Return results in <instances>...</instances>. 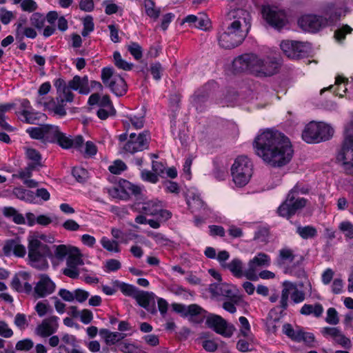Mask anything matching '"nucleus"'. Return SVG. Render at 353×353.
<instances>
[{"instance_id":"1","label":"nucleus","mask_w":353,"mask_h":353,"mask_svg":"<svg viewBox=\"0 0 353 353\" xmlns=\"http://www.w3.org/2000/svg\"><path fill=\"white\" fill-rule=\"evenodd\" d=\"M256 154L268 165L283 167L292 160V145L284 134L273 130H265L258 134L254 141Z\"/></svg>"},{"instance_id":"2","label":"nucleus","mask_w":353,"mask_h":353,"mask_svg":"<svg viewBox=\"0 0 353 353\" xmlns=\"http://www.w3.org/2000/svg\"><path fill=\"white\" fill-rule=\"evenodd\" d=\"M280 64L276 58L255 53H245L235 58L233 69L238 72H248L257 77H268L279 72Z\"/></svg>"},{"instance_id":"3","label":"nucleus","mask_w":353,"mask_h":353,"mask_svg":"<svg viewBox=\"0 0 353 353\" xmlns=\"http://www.w3.org/2000/svg\"><path fill=\"white\" fill-rule=\"evenodd\" d=\"M28 259L29 264L39 270L48 269L49 265L46 259L51 256L50 247L45 243L50 242L43 233L35 232L28 236Z\"/></svg>"},{"instance_id":"4","label":"nucleus","mask_w":353,"mask_h":353,"mask_svg":"<svg viewBox=\"0 0 353 353\" xmlns=\"http://www.w3.org/2000/svg\"><path fill=\"white\" fill-rule=\"evenodd\" d=\"M306 192L307 191L304 189L299 188L297 185L294 186L288 194L285 200L278 208V214L289 219L303 209L306 205L307 201L300 197L299 194H305Z\"/></svg>"},{"instance_id":"5","label":"nucleus","mask_w":353,"mask_h":353,"mask_svg":"<svg viewBox=\"0 0 353 353\" xmlns=\"http://www.w3.org/2000/svg\"><path fill=\"white\" fill-rule=\"evenodd\" d=\"M334 134L333 128L323 122H310L302 132V138L307 143H319L330 139Z\"/></svg>"},{"instance_id":"6","label":"nucleus","mask_w":353,"mask_h":353,"mask_svg":"<svg viewBox=\"0 0 353 353\" xmlns=\"http://www.w3.org/2000/svg\"><path fill=\"white\" fill-rule=\"evenodd\" d=\"M246 37L242 29L222 23L221 29L217 34L219 46L224 49H233L242 43Z\"/></svg>"},{"instance_id":"7","label":"nucleus","mask_w":353,"mask_h":353,"mask_svg":"<svg viewBox=\"0 0 353 353\" xmlns=\"http://www.w3.org/2000/svg\"><path fill=\"white\" fill-rule=\"evenodd\" d=\"M253 165L245 156H239L231 167V174L234 183L242 187L245 185L252 175Z\"/></svg>"},{"instance_id":"8","label":"nucleus","mask_w":353,"mask_h":353,"mask_svg":"<svg viewBox=\"0 0 353 353\" xmlns=\"http://www.w3.org/2000/svg\"><path fill=\"white\" fill-rule=\"evenodd\" d=\"M337 161L347 174H353V125L345 130V139L337 155Z\"/></svg>"},{"instance_id":"9","label":"nucleus","mask_w":353,"mask_h":353,"mask_svg":"<svg viewBox=\"0 0 353 353\" xmlns=\"http://www.w3.org/2000/svg\"><path fill=\"white\" fill-rule=\"evenodd\" d=\"M326 15H329V19L314 14H307L303 16L299 20L300 27L305 31L316 32L320 29L326 27L339 19V15L335 13H329L327 12Z\"/></svg>"},{"instance_id":"10","label":"nucleus","mask_w":353,"mask_h":353,"mask_svg":"<svg viewBox=\"0 0 353 353\" xmlns=\"http://www.w3.org/2000/svg\"><path fill=\"white\" fill-rule=\"evenodd\" d=\"M101 80L103 84L117 96H122L127 91V84L119 74H114L112 68H104L101 70Z\"/></svg>"},{"instance_id":"11","label":"nucleus","mask_w":353,"mask_h":353,"mask_svg":"<svg viewBox=\"0 0 353 353\" xmlns=\"http://www.w3.org/2000/svg\"><path fill=\"white\" fill-rule=\"evenodd\" d=\"M250 14L245 10L232 8L225 13L223 23L239 29L246 27L248 30L250 27Z\"/></svg>"},{"instance_id":"12","label":"nucleus","mask_w":353,"mask_h":353,"mask_svg":"<svg viewBox=\"0 0 353 353\" xmlns=\"http://www.w3.org/2000/svg\"><path fill=\"white\" fill-rule=\"evenodd\" d=\"M150 133L148 131H143L137 134L130 133L126 143L123 148L125 152L131 154L143 151L148 148Z\"/></svg>"},{"instance_id":"13","label":"nucleus","mask_w":353,"mask_h":353,"mask_svg":"<svg viewBox=\"0 0 353 353\" xmlns=\"http://www.w3.org/2000/svg\"><path fill=\"white\" fill-rule=\"evenodd\" d=\"M262 14L267 23L276 29L282 28L287 23L285 12L276 7L263 6Z\"/></svg>"},{"instance_id":"14","label":"nucleus","mask_w":353,"mask_h":353,"mask_svg":"<svg viewBox=\"0 0 353 353\" xmlns=\"http://www.w3.org/2000/svg\"><path fill=\"white\" fill-rule=\"evenodd\" d=\"M283 52L290 59H298L307 53L310 48L308 43L296 41H283L280 44Z\"/></svg>"},{"instance_id":"15","label":"nucleus","mask_w":353,"mask_h":353,"mask_svg":"<svg viewBox=\"0 0 353 353\" xmlns=\"http://www.w3.org/2000/svg\"><path fill=\"white\" fill-rule=\"evenodd\" d=\"M206 324L217 334L225 337H230L235 330L233 325L228 323L222 317L215 314L208 316Z\"/></svg>"},{"instance_id":"16","label":"nucleus","mask_w":353,"mask_h":353,"mask_svg":"<svg viewBox=\"0 0 353 353\" xmlns=\"http://www.w3.org/2000/svg\"><path fill=\"white\" fill-rule=\"evenodd\" d=\"M83 264L82 254L77 248V252H73L69 257H67L66 267L63 269V274L70 279H78L80 274L78 267Z\"/></svg>"},{"instance_id":"17","label":"nucleus","mask_w":353,"mask_h":353,"mask_svg":"<svg viewBox=\"0 0 353 353\" xmlns=\"http://www.w3.org/2000/svg\"><path fill=\"white\" fill-rule=\"evenodd\" d=\"M270 259L264 253H259L248 263V268L245 270V277L249 280L256 281L258 279L256 272L259 268L268 266Z\"/></svg>"},{"instance_id":"18","label":"nucleus","mask_w":353,"mask_h":353,"mask_svg":"<svg viewBox=\"0 0 353 353\" xmlns=\"http://www.w3.org/2000/svg\"><path fill=\"white\" fill-rule=\"evenodd\" d=\"M108 193L114 199H127L130 193L138 194L140 193V188L130 183L128 181H123L122 185L114 186L107 189Z\"/></svg>"},{"instance_id":"19","label":"nucleus","mask_w":353,"mask_h":353,"mask_svg":"<svg viewBox=\"0 0 353 353\" xmlns=\"http://www.w3.org/2000/svg\"><path fill=\"white\" fill-rule=\"evenodd\" d=\"M321 332L325 337L332 339L336 343L344 348L350 349L352 347L351 340L336 327H323Z\"/></svg>"},{"instance_id":"20","label":"nucleus","mask_w":353,"mask_h":353,"mask_svg":"<svg viewBox=\"0 0 353 353\" xmlns=\"http://www.w3.org/2000/svg\"><path fill=\"white\" fill-rule=\"evenodd\" d=\"M39 280L36 283L34 289V294L38 298L45 297L51 294L55 290V283L47 274H40Z\"/></svg>"},{"instance_id":"21","label":"nucleus","mask_w":353,"mask_h":353,"mask_svg":"<svg viewBox=\"0 0 353 353\" xmlns=\"http://www.w3.org/2000/svg\"><path fill=\"white\" fill-rule=\"evenodd\" d=\"M59 318L51 316L42 321L35 329V334L41 337H48L57 332L59 327Z\"/></svg>"},{"instance_id":"22","label":"nucleus","mask_w":353,"mask_h":353,"mask_svg":"<svg viewBox=\"0 0 353 353\" xmlns=\"http://www.w3.org/2000/svg\"><path fill=\"white\" fill-rule=\"evenodd\" d=\"M3 251L6 255H10L12 253L15 256L19 258H23L27 253L26 248L21 243L19 237L7 240L5 242Z\"/></svg>"},{"instance_id":"23","label":"nucleus","mask_w":353,"mask_h":353,"mask_svg":"<svg viewBox=\"0 0 353 353\" xmlns=\"http://www.w3.org/2000/svg\"><path fill=\"white\" fill-rule=\"evenodd\" d=\"M54 85L58 94L57 100H60L62 103L72 102L73 101L74 94L71 92L72 89L63 79H57L54 81Z\"/></svg>"},{"instance_id":"24","label":"nucleus","mask_w":353,"mask_h":353,"mask_svg":"<svg viewBox=\"0 0 353 353\" xmlns=\"http://www.w3.org/2000/svg\"><path fill=\"white\" fill-rule=\"evenodd\" d=\"M77 247L70 245H54L52 246L53 252H51V256L48 257L52 261L57 260L58 261H63L66 256L69 257L73 252H77Z\"/></svg>"},{"instance_id":"25","label":"nucleus","mask_w":353,"mask_h":353,"mask_svg":"<svg viewBox=\"0 0 353 353\" xmlns=\"http://www.w3.org/2000/svg\"><path fill=\"white\" fill-rule=\"evenodd\" d=\"M56 126L43 125L39 127L28 128L26 132L31 138L34 139H50L52 132H55Z\"/></svg>"},{"instance_id":"26","label":"nucleus","mask_w":353,"mask_h":353,"mask_svg":"<svg viewBox=\"0 0 353 353\" xmlns=\"http://www.w3.org/2000/svg\"><path fill=\"white\" fill-rule=\"evenodd\" d=\"M72 90H79L82 94H88L90 92L88 85V78L87 76L81 77L78 75L74 76L67 84Z\"/></svg>"},{"instance_id":"27","label":"nucleus","mask_w":353,"mask_h":353,"mask_svg":"<svg viewBox=\"0 0 353 353\" xmlns=\"http://www.w3.org/2000/svg\"><path fill=\"white\" fill-rule=\"evenodd\" d=\"M137 303L142 307L148 311L154 313L155 311H152L150 308V305L152 302L154 303V294L152 292H145L138 290L134 296Z\"/></svg>"},{"instance_id":"28","label":"nucleus","mask_w":353,"mask_h":353,"mask_svg":"<svg viewBox=\"0 0 353 353\" xmlns=\"http://www.w3.org/2000/svg\"><path fill=\"white\" fill-rule=\"evenodd\" d=\"M24 149L26 158L28 161V165L37 170H39L43 166L42 157L39 151L31 148H25Z\"/></svg>"},{"instance_id":"29","label":"nucleus","mask_w":353,"mask_h":353,"mask_svg":"<svg viewBox=\"0 0 353 353\" xmlns=\"http://www.w3.org/2000/svg\"><path fill=\"white\" fill-rule=\"evenodd\" d=\"M186 201L192 212H199L205 208V203L200 196L192 191L188 190L186 195Z\"/></svg>"},{"instance_id":"30","label":"nucleus","mask_w":353,"mask_h":353,"mask_svg":"<svg viewBox=\"0 0 353 353\" xmlns=\"http://www.w3.org/2000/svg\"><path fill=\"white\" fill-rule=\"evenodd\" d=\"M99 334L104 339L108 345H114L126 336L125 334L118 332H111L107 329H101L99 330Z\"/></svg>"},{"instance_id":"31","label":"nucleus","mask_w":353,"mask_h":353,"mask_svg":"<svg viewBox=\"0 0 353 353\" xmlns=\"http://www.w3.org/2000/svg\"><path fill=\"white\" fill-rule=\"evenodd\" d=\"M292 282L285 281L282 283V290L279 301V308L281 312L288 307L289 298L290 297Z\"/></svg>"},{"instance_id":"32","label":"nucleus","mask_w":353,"mask_h":353,"mask_svg":"<svg viewBox=\"0 0 353 353\" xmlns=\"http://www.w3.org/2000/svg\"><path fill=\"white\" fill-rule=\"evenodd\" d=\"M210 291L216 296H223L226 297L233 296L230 285L225 283H222L221 281L211 284L210 285Z\"/></svg>"},{"instance_id":"33","label":"nucleus","mask_w":353,"mask_h":353,"mask_svg":"<svg viewBox=\"0 0 353 353\" xmlns=\"http://www.w3.org/2000/svg\"><path fill=\"white\" fill-rule=\"evenodd\" d=\"M225 268L229 270L237 278L245 277V270H243V263L239 259H232L230 263H228Z\"/></svg>"},{"instance_id":"34","label":"nucleus","mask_w":353,"mask_h":353,"mask_svg":"<svg viewBox=\"0 0 353 353\" xmlns=\"http://www.w3.org/2000/svg\"><path fill=\"white\" fill-rule=\"evenodd\" d=\"M55 132H52L51 138L56 141L58 144L64 149L72 148V139L61 132L59 128L56 126Z\"/></svg>"},{"instance_id":"35","label":"nucleus","mask_w":353,"mask_h":353,"mask_svg":"<svg viewBox=\"0 0 353 353\" xmlns=\"http://www.w3.org/2000/svg\"><path fill=\"white\" fill-rule=\"evenodd\" d=\"M323 312V307L321 304L317 303L314 305L304 304L300 310L302 315L308 316L313 314L315 317L321 316Z\"/></svg>"},{"instance_id":"36","label":"nucleus","mask_w":353,"mask_h":353,"mask_svg":"<svg viewBox=\"0 0 353 353\" xmlns=\"http://www.w3.org/2000/svg\"><path fill=\"white\" fill-rule=\"evenodd\" d=\"M123 123L126 131H128L130 125L135 129H141L144 125V117L143 116L137 117L135 115H130L126 117L125 119L123 120Z\"/></svg>"},{"instance_id":"37","label":"nucleus","mask_w":353,"mask_h":353,"mask_svg":"<svg viewBox=\"0 0 353 353\" xmlns=\"http://www.w3.org/2000/svg\"><path fill=\"white\" fill-rule=\"evenodd\" d=\"M301 330L299 327H296L294 329L290 323H285L282 326L283 333L291 340L297 343H300Z\"/></svg>"},{"instance_id":"38","label":"nucleus","mask_w":353,"mask_h":353,"mask_svg":"<svg viewBox=\"0 0 353 353\" xmlns=\"http://www.w3.org/2000/svg\"><path fill=\"white\" fill-rule=\"evenodd\" d=\"M159 207H162L161 202L159 201H150L144 203L140 209V212L147 215H157L159 211Z\"/></svg>"},{"instance_id":"39","label":"nucleus","mask_w":353,"mask_h":353,"mask_svg":"<svg viewBox=\"0 0 353 353\" xmlns=\"http://www.w3.org/2000/svg\"><path fill=\"white\" fill-rule=\"evenodd\" d=\"M143 6L146 14L152 19L157 20L161 13L159 8H157L155 3L152 0H144Z\"/></svg>"},{"instance_id":"40","label":"nucleus","mask_w":353,"mask_h":353,"mask_svg":"<svg viewBox=\"0 0 353 353\" xmlns=\"http://www.w3.org/2000/svg\"><path fill=\"white\" fill-rule=\"evenodd\" d=\"M296 233L303 239H312L317 235L316 229L312 225L298 226Z\"/></svg>"},{"instance_id":"41","label":"nucleus","mask_w":353,"mask_h":353,"mask_svg":"<svg viewBox=\"0 0 353 353\" xmlns=\"http://www.w3.org/2000/svg\"><path fill=\"white\" fill-rule=\"evenodd\" d=\"M100 242L102 247L109 252L114 253L121 252L119 242L116 240H110L105 236H103Z\"/></svg>"},{"instance_id":"42","label":"nucleus","mask_w":353,"mask_h":353,"mask_svg":"<svg viewBox=\"0 0 353 353\" xmlns=\"http://www.w3.org/2000/svg\"><path fill=\"white\" fill-rule=\"evenodd\" d=\"M115 284L116 286L118 287V289L121 290V292L125 295L128 296H131L134 298V295L136 294L137 290H139L135 286L121 282L118 280V282H116Z\"/></svg>"},{"instance_id":"43","label":"nucleus","mask_w":353,"mask_h":353,"mask_svg":"<svg viewBox=\"0 0 353 353\" xmlns=\"http://www.w3.org/2000/svg\"><path fill=\"white\" fill-rule=\"evenodd\" d=\"M290 298L293 303H302L305 299V293L298 289L296 284L292 283Z\"/></svg>"},{"instance_id":"44","label":"nucleus","mask_w":353,"mask_h":353,"mask_svg":"<svg viewBox=\"0 0 353 353\" xmlns=\"http://www.w3.org/2000/svg\"><path fill=\"white\" fill-rule=\"evenodd\" d=\"M113 57L114 60V64L117 68L126 71L130 70L132 68L133 64L123 60L119 52H114Z\"/></svg>"},{"instance_id":"45","label":"nucleus","mask_w":353,"mask_h":353,"mask_svg":"<svg viewBox=\"0 0 353 353\" xmlns=\"http://www.w3.org/2000/svg\"><path fill=\"white\" fill-rule=\"evenodd\" d=\"M13 3H21V8L25 12H32L37 9V4L34 0H13Z\"/></svg>"},{"instance_id":"46","label":"nucleus","mask_w":353,"mask_h":353,"mask_svg":"<svg viewBox=\"0 0 353 353\" xmlns=\"http://www.w3.org/2000/svg\"><path fill=\"white\" fill-rule=\"evenodd\" d=\"M13 193L18 199L26 201H31L34 197L33 192L21 188H14Z\"/></svg>"},{"instance_id":"47","label":"nucleus","mask_w":353,"mask_h":353,"mask_svg":"<svg viewBox=\"0 0 353 353\" xmlns=\"http://www.w3.org/2000/svg\"><path fill=\"white\" fill-rule=\"evenodd\" d=\"M48 110L51 111L54 114L59 115L60 117H63L66 114L64 104L63 103L61 102L60 100H58V103H56L54 99H52L51 103H50V107L48 108Z\"/></svg>"},{"instance_id":"48","label":"nucleus","mask_w":353,"mask_h":353,"mask_svg":"<svg viewBox=\"0 0 353 353\" xmlns=\"http://www.w3.org/2000/svg\"><path fill=\"white\" fill-rule=\"evenodd\" d=\"M128 52L133 56L136 60H139L143 56V50L141 46L136 42H130L127 46Z\"/></svg>"},{"instance_id":"49","label":"nucleus","mask_w":353,"mask_h":353,"mask_svg":"<svg viewBox=\"0 0 353 353\" xmlns=\"http://www.w3.org/2000/svg\"><path fill=\"white\" fill-rule=\"evenodd\" d=\"M339 229L346 238L353 239V224L350 221H342L339 225Z\"/></svg>"},{"instance_id":"50","label":"nucleus","mask_w":353,"mask_h":353,"mask_svg":"<svg viewBox=\"0 0 353 353\" xmlns=\"http://www.w3.org/2000/svg\"><path fill=\"white\" fill-rule=\"evenodd\" d=\"M72 173L75 179L79 183L85 182L89 177L88 172L81 167L74 168Z\"/></svg>"},{"instance_id":"51","label":"nucleus","mask_w":353,"mask_h":353,"mask_svg":"<svg viewBox=\"0 0 353 353\" xmlns=\"http://www.w3.org/2000/svg\"><path fill=\"white\" fill-rule=\"evenodd\" d=\"M34 347V342L30 339H25L17 342L15 349L18 351L28 352Z\"/></svg>"},{"instance_id":"52","label":"nucleus","mask_w":353,"mask_h":353,"mask_svg":"<svg viewBox=\"0 0 353 353\" xmlns=\"http://www.w3.org/2000/svg\"><path fill=\"white\" fill-rule=\"evenodd\" d=\"M83 28L81 32V34L83 37H87L91 32L94 30V23L93 18L88 15L86 16L83 21Z\"/></svg>"},{"instance_id":"53","label":"nucleus","mask_w":353,"mask_h":353,"mask_svg":"<svg viewBox=\"0 0 353 353\" xmlns=\"http://www.w3.org/2000/svg\"><path fill=\"white\" fill-rule=\"evenodd\" d=\"M118 349L123 353H139V349L134 343L121 342L118 344Z\"/></svg>"},{"instance_id":"54","label":"nucleus","mask_w":353,"mask_h":353,"mask_svg":"<svg viewBox=\"0 0 353 353\" xmlns=\"http://www.w3.org/2000/svg\"><path fill=\"white\" fill-rule=\"evenodd\" d=\"M14 323L21 330H25L28 325V321L26 315L21 313H17L15 315Z\"/></svg>"},{"instance_id":"55","label":"nucleus","mask_w":353,"mask_h":353,"mask_svg":"<svg viewBox=\"0 0 353 353\" xmlns=\"http://www.w3.org/2000/svg\"><path fill=\"white\" fill-rule=\"evenodd\" d=\"M45 21L46 17L39 12L33 13L30 17L31 24L38 29L43 27Z\"/></svg>"},{"instance_id":"56","label":"nucleus","mask_w":353,"mask_h":353,"mask_svg":"<svg viewBox=\"0 0 353 353\" xmlns=\"http://www.w3.org/2000/svg\"><path fill=\"white\" fill-rule=\"evenodd\" d=\"M279 256L283 263H291L294 261L295 255L292 250L283 248L279 252Z\"/></svg>"},{"instance_id":"57","label":"nucleus","mask_w":353,"mask_h":353,"mask_svg":"<svg viewBox=\"0 0 353 353\" xmlns=\"http://www.w3.org/2000/svg\"><path fill=\"white\" fill-rule=\"evenodd\" d=\"M126 165L121 160L115 161L112 165L108 168L109 171L114 174H120L123 171L126 170Z\"/></svg>"},{"instance_id":"58","label":"nucleus","mask_w":353,"mask_h":353,"mask_svg":"<svg viewBox=\"0 0 353 353\" xmlns=\"http://www.w3.org/2000/svg\"><path fill=\"white\" fill-rule=\"evenodd\" d=\"M325 321L331 325H337L339 322L337 311L334 307H330L327 310Z\"/></svg>"},{"instance_id":"59","label":"nucleus","mask_w":353,"mask_h":353,"mask_svg":"<svg viewBox=\"0 0 353 353\" xmlns=\"http://www.w3.org/2000/svg\"><path fill=\"white\" fill-rule=\"evenodd\" d=\"M205 310L196 304H192L186 306L185 315H190L191 316L201 315L203 316L204 315L203 314Z\"/></svg>"},{"instance_id":"60","label":"nucleus","mask_w":353,"mask_h":353,"mask_svg":"<svg viewBox=\"0 0 353 353\" xmlns=\"http://www.w3.org/2000/svg\"><path fill=\"white\" fill-rule=\"evenodd\" d=\"M35 310L40 317L43 316L46 314L51 312L50 306L48 303L40 301L38 302L35 306Z\"/></svg>"},{"instance_id":"61","label":"nucleus","mask_w":353,"mask_h":353,"mask_svg":"<svg viewBox=\"0 0 353 353\" xmlns=\"http://www.w3.org/2000/svg\"><path fill=\"white\" fill-rule=\"evenodd\" d=\"M85 157H92L97 152V148L95 144L92 141H87L83 148L81 152Z\"/></svg>"},{"instance_id":"62","label":"nucleus","mask_w":353,"mask_h":353,"mask_svg":"<svg viewBox=\"0 0 353 353\" xmlns=\"http://www.w3.org/2000/svg\"><path fill=\"white\" fill-rule=\"evenodd\" d=\"M352 31V28L351 27L348 25H344L335 32L334 37L337 41H340L343 40L345 35L351 33Z\"/></svg>"},{"instance_id":"63","label":"nucleus","mask_w":353,"mask_h":353,"mask_svg":"<svg viewBox=\"0 0 353 353\" xmlns=\"http://www.w3.org/2000/svg\"><path fill=\"white\" fill-rule=\"evenodd\" d=\"M241 324L240 332L243 336L249 337L250 334V325L248 319L244 316L239 318Z\"/></svg>"},{"instance_id":"64","label":"nucleus","mask_w":353,"mask_h":353,"mask_svg":"<svg viewBox=\"0 0 353 353\" xmlns=\"http://www.w3.org/2000/svg\"><path fill=\"white\" fill-rule=\"evenodd\" d=\"M163 186L166 192L177 194L179 193V186L177 183L172 181H165Z\"/></svg>"}]
</instances>
